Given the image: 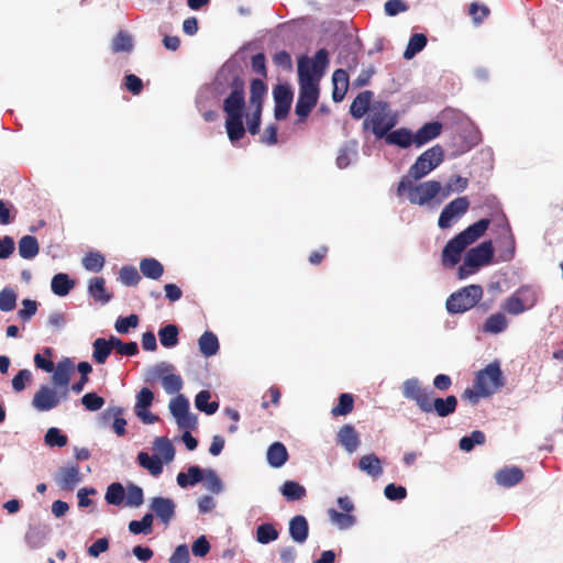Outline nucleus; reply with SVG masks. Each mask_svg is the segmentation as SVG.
Returning a JSON list of instances; mask_svg holds the SVG:
<instances>
[{
  "label": "nucleus",
  "mask_w": 563,
  "mask_h": 563,
  "mask_svg": "<svg viewBox=\"0 0 563 563\" xmlns=\"http://www.w3.org/2000/svg\"><path fill=\"white\" fill-rule=\"evenodd\" d=\"M217 96H224L223 112L225 113V130L231 142H238L245 135L243 124L245 102V82L239 70L232 65H223L213 81Z\"/></svg>",
  "instance_id": "obj_1"
},
{
  "label": "nucleus",
  "mask_w": 563,
  "mask_h": 563,
  "mask_svg": "<svg viewBox=\"0 0 563 563\" xmlns=\"http://www.w3.org/2000/svg\"><path fill=\"white\" fill-rule=\"evenodd\" d=\"M402 395L415 401L424 413L435 412L440 418H445L455 412L457 398L450 395L446 398L434 397V391L423 387L418 378H409L402 383Z\"/></svg>",
  "instance_id": "obj_2"
},
{
  "label": "nucleus",
  "mask_w": 563,
  "mask_h": 563,
  "mask_svg": "<svg viewBox=\"0 0 563 563\" xmlns=\"http://www.w3.org/2000/svg\"><path fill=\"white\" fill-rule=\"evenodd\" d=\"M299 93L295 112L299 117L298 122H305L311 110L317 106L319 99V84L313 79L308 67V57L301 56L298 59Z\"/></svg>",
  "instance_id": "obj_3"
},
{
  "label": "nucleus",
  "mask_w": 563,
  "mask_h": 563,
  "mask_svg": "<svg viewBox=\"0 0 563 563\" xmlns=\"http://www.w3.org/2000/svg\"><path fill=\"white\" fill-rule=\"evenodd\" d=\"M489 224V219H481L451 239L442 251L443 266L454 267L461 261L462 252L483 236Z\"/></svg>",
  "instance_id": "obj_4"
},
{
  "label": "nucleus",
  "mask_w": 563,
  "mask_h": 563,
  "mask_svg": "<svg viewBox=\"0 0 563 563\" xmlns=\"http://www.w3.org/2000/svg\"><path fill=\"white\" fill-rule=\"evenodd\" d=\"M420 179L401 177L397 185V196H406L412 205L424 206L432 201L441 191V183L428 180L418 183Z\"/></svg>",
  "instance_id": "obj_5"
},
{
  "label": "nucleus",
  "mask_w": 563,
  "mask_h": 563,
  "mask_svg": "<svg viewBox=\"0 0 563 563\" xmlns=\"http://www.w3.org/2000/svg\"><path fill=\"white\" fill-rule=\"evenodd\" d=\"M398 123V114L387 101L378 100L372 104L371 112L363 121V129L371 130L376 139H383Z\"/></svg>",
  "instance_id": "obj_6"
},
{
  "label": "nucleus",
  "mask_w": 563,
  "mask_h": 563,
  "mask_svg": "<svg viewBox=\"0 0 563 563\" xmlns=\"http://www.w3.org/2000/svg\"><path fill=\"white\" fill-rule=\"evenodd\" d=\"M494 247L492 241H485L467 251L463 264L457 269L459 279H465L476 271L492 263Z\"/></svg>",
  "instance_id": "obj_7"
},
{
  "label": "nucleus",
  "mask_w": 563,
  "mask_h": 563,
  "mask_svg": "<svg viewBox=\"0 0 563 563\" xmlns=\"http://www.w3.org/2000/svg\"><path fill=\"white\" fill-rule=\"evenodd\" d=\"M484 289L481 285H468L451 294L446 299V309L450 313H463L475 307L483 298Z\"/></svg>",
  "instance_id": "obj_8"
},
{
  "label": "nucleus",
  "mask_w": 563,
  "mask_h": 563,
  "mask_svg": "<svg viewBox=\"0 0 563 563\" xmlns=\"http://www.w3.org/2000/svg\"><path fill=\"white\" fill-rule=\"evenodd\" d=\"M443 159L444 150L441 145L437 144L421 153L404 177L422 179L434 170Z\"/></svg>",
  "instance_id": "obj_9"
},
{
  "label": "nucleus",
  "mask_w": 563,
  "mask_h": 563,
  "mask_svg": "<svg viewBox=\"0 0 563 563\" xmlns=\"http://www.w3.org/2000/svg\"><path fill=\"white\" fill-rule=\"evenodd\" d=\"M475 387H479L486 395H493L505 385L503 372L498 362L489 363L478 371L474 378Z\"/></svg>",
  "instance_id": "obj_10"
},
{
  "label": "nucleus",
  "mask_w": 563,
  "mask_h": 563,
  "mask_svg": "<svg viewBox=\"0 0 563 563\" xmlns=\"http://www.w3.org/2000/svg\"><path fill=\"white\" fill-rule=\"evenodd\" d=\"M174 366L166 362L156 364L151 369L153 378H161L165 391L169 395L178 393L183 388V379L179 375L173 374Z\"/></svg>",
  "instance_id": "obj_11"
},
{
  "label": "nucleus",
  "mask_w": 563,
  "mask_h": 563,
  "mask_svg": "<svg viewBox=\"0 0 563 563\" xmlns=\"http://www.w3.org/2000/svg\"><path fill=\"white\" fill-rule=\"evenodd\" d=\"M470 208L467 197H457L449 202L440 213L438 225L441 229H448L452 222L463 216Z\"/></svg>",
  "instance_id": "obj_12"
},
{
  "label": "nucleus",
  "mask_w": 563,
  "mask_h": 563,
  "mask_svg": "<svg viewBox=\"0 0 563 563\" xmlns=\"http://www.w3.org/2000/svg\"><path fill=\"white\" fill-rule=\"evenodd\" d=\"M275 109L274 115L276 120H284L289 113L294 93L287 85H277L273 91Z\"/></svg>",
  "instance_id": "obj_13"
},
{
  "label": "nucleus",
  "mask_w": 563,
  "mask_h": 563,
  "mask_svg": "<svg viewBox=\"0 0 563 563\" xmlns=\"http://www.w3.org/2000/svg\"><path fill=\"white\" fill-rule=\"evenodd\" d=\"M60 398L62 396L58 397L53 388L47 385H42L34 394L32 406L38 411H48L58 406Z\"/></svg>",
  "instance_id": "obj_14"
},
{
  "label": "nucleus",
  "mask_w": 563,
  "mask_h": 563,
  "mask_svg": "<svg viewBox=\"0 0 563 563\" xmlns=\"http://www.w3.org/2000/svg\"><path fill=\"white\" fill-rule=\"evenodd\" d=\"M81 478L79 466L69 465L58 470L56 483L62 490L71 492L81 482Z\"/></svg>",
  "instance_id": "obj_15"
},
{
  "label": "nucleus",
  "mask_w": 563,
  "mask_h": 563,
  "mask_svg": "<svg viewBox=\"0 0 563 563\" xmlns=\"http://www.w3.org/2000/svg\"><path fill=\"white\" fill-rule=\"evenodd\" d=\"M74 371V363L69 358H65L57 363L54 368V374L52 376V380L55 386L64 387V391L62 393V398H68V384L70 382V377Z\"/></svg>",
  "instance_id": "obj_16"
},
{
  "label": "nucleus",
  "mask_w": 563,
  "mask_h": 563,
  "mask_svg": "<svg viewBox=\"0 0 563 563\" xmlns=\"http://www.w3.org/2000/svg\"><path fill=\"white\" fill-rule=\"evenodd\" d=\"M443 125L439 121L424 123L415 135L416 147H421L430 141L437 139L442 133Z\"/></svg>",
  "instance_id": "obj_17"
},
{
  "label": "nucleus",
  "mask_w": 563,
  "mask_h": 563,
  "mask_svg": "<svg viewBox=\"0 0 563 563\" xmlns=\"http://www.w3.org/2000/svg\"><path fill=\"white\" fill-rule=\"evenodd\" d=\"M336 442L345 449L349 453L357 450L361 440L360 435L351 424H344L340 428L336 434Z\"/></svg>",
  "instance_id": "obj_18"
},
{
  "label": "nucleus",
  "mask_w": 563,
  "mask_h": 563,
  "mask_svg": "<svg viewBox=\"0 0 563 563\" xmlns=\"http://www.w3.org/2000/svg\"><path fill=\"white\" fill-rule=\"evenodd\" d=\"M373 96V91L364 90L354 98L350 107V113L354 119H362L371 112Z\"/></svg>",
  "instance_id": "obj_19"
},
{
  "label": "nucleus",
  "mask_w": 563,
  "mask_h": 563,
  "mask_svg": "<svg viewBox=\"0 0 563 563\" xmlns=\"http://www.w3.org/2000/svg\"><path fill=\"white\" fill-rule=\"evenodd\" d=\"M151 507L162 522L166 525L175 516V504L170 498L155 497L152 499Z\"/></svg>",
  "instance_id": "obj_20"
},
{
  "label": "nucleus",
  "mask_w": 563,
  "mask_h": 563,
  "mask_svg": "<svg viewBox=\"0 0 563 563\" xmlns=\"http://www.w3.org/2000/svg\"><path fill=\"white\" fill-rule=\"evenodd\" d=\"M383 139H385L387 144L396 145L400 148H408L410 145L415 144L413 133L406 128L394 131L390 130Z\"/></svg>",
  "instance_id": "obj_21"
},
{
  "label": "nucleus",
  "mask_w": 563,
  "mask_h": 563,
  "mask_svg": "<svg viewBox=\"0 0 563 563\" xmlns=\"http://www.w3.org/2000/svg\"><path fill=\"white\" fill-rule=\"evenodd\" d=\"M333 91L332 99L334 102H341L349 89V74L345 69H336L332 75Z\"/></svg>",
  "instance_id": "obj_22"
},
{
  "label": "nucleus",
  "mask_w": 563,
  "mask_h": 563,
  "mask_svg": "<svg viewBox=\"0 0 563 563\" xmlns=\"http://www.w3.org/2000/svg\"><path fill=\"white\" fill-rule=\"evenodd\" d=\"M328 66L329 53L325 48L317 51L312 59L308 58V67L310 68L313 79L317 80V84H319Z\"/></svg>",
  "instance_id": "obj_23"
},
{
  "label": "nucleus",
  "mask_w": 563,
  "mask_h": 563,
  "mask_svg": "<svg viewBox=\"0 0 563 563\" xmlns=\"http://www.w3.org/2000/svg\"><path fill=\"white\" fill-rule=\"evenodd\" d=\"M289 534L291 539L297 543L306 542L309 534V525L303 516L297 515L290 519Z\"/></svg>",
  "instance_id": "obj_24"
},
{
  "label": "nucleus",
  "mask_w": 563,
  "mask_h": 563,
  "mask_svg": "<svg viewBox=\"0 0 563 563\" xmlns=\"http://www.w3.org/2000/svg\"><path fill=\"white\" fill-rule=\"evenodd\" d=\"M288 452L282 442L272 443L266 453L268 464L274 468L282 467L288 460Z\"/></svg>",
  "instance_id": "obj_25"
},
{
  "label": "nucleus",
  "mask_w": 563,
  "mask_h": 563,
  "mask_svg": "<svg viewBox=\"0 0 563 563\" xmlns=\"http://www.w3.org/2000/svg\"><path fill=\"white\" fill-rule=\"evenodd\" d=\"M495 478L500 486L511 487L522 481L523 473L519 467H504L496 473Z\"/></svg>",
  "instance_id": "obj_26"
},
{
  "label": "nucleus",
  "mask_w": 563,
  "mask_h": 563,
  "mask_svg": "<svg viewBox=\"0 0 563 563\" xmlns=\"http://www.w3.org/2000/svg\"><path fill=\"white\" fill-rule=\"evenodd\" d=\"M93 353L92 357L98 364H104L111 351L113 350V339L110 336L109 340L104 338H98L93 341Z\"/></svg>",
  "instance_id": "obj_27"
},
{
  "label": "nucleus",
  "mask_w": 563,
  "mask_h": 563,
  "mask_svg": "<svg viewBox=\"0 0 563 563\" xmlns=\"http://www.w3.org/2000/svg\"><path fill=\"white\" fill-rule=\"evenodd\" d=\"M88 292L96 301L101 303H107L112 298V295L106 290V282L102 277H93L89 280Z\"/></svg>",
  "instance_id": "obj_28"
},
{
  "label": "nucleus",
  "mask_w": 563,
  "mask_h": 563,
  "mask_svg": "<svg viewBox=\"0 0 563 563\" xmlns=\"http://www.w3.org/2000/svg\"><path fill=\"white\" fill-rule=\"evenodd\" d=\"M75 287V280L70 279L65 273L54 275L51 282L52 291L59 297H64Z\"/></svg>",
  "instance_id": "obj_29"
},
{
  "label": "nucleus",
  "mask_w": 563,
  "mask_h": 563,
  "mask_svg": "<svg viewBox=\"0 0 563 563\" xmlns=\"http://www.w3.org/2000/svg\"><path fill=\"white\" fill-rule=\"evenodd\" d=\"M267 88L262 79H253L250 87V104L252 109L263 110V100L266 96Z\"/></svg>",
  "instance_id": "obj_30"
},
{
  "label": "nucleus",
  "mask_w": 563,
  "mask_h": 563,
  "mask_svg": "<svg viewBox=\"0 0 563 563\" xmlns=\"http://www.w3.org/2000/svg\"><path fill=\"white\" fill-rule=\"evenodd\" d=\"M199 351L206 357L213 356L219 351V341L214 333L206 331L198 340Z\"/></svg>",
  "instance_id": "obj_31"
},
{
  "label": "nucleus",
  "mask_w": 563,
  "mask_h": 563,
  "mask_svg": "<svg viewBox=\"0 0 563 563\" xmlns=\"http://www.w3.org/2000/svg\"><path fill=\"white\" fill-rule=\"evenodd\" d=\"M140 271L145 277L156 280L162 277L164 266L156 258L146 257L140 262Z\"/></svg>",
  "instance_id": "obj_32"
},
{
  "label": "nucleus",
  "mask_w": 563,
  "mask_h": 563,
  "mask_svg": "<svg viewBox=\"0 0 563 563\" xmlns=\"http://www.w3.org/2000/svg\"><path fill=\"white\" fill-rule=\"evenodd\" d=\"M40 251L38 242L33 235H24L19 241V254L24 260L34 258Z\"/></svg>",
  "instance_id": "obj_33"
},
{
  "label": "nucleus",
  "mask_w": 563,
  "mask_h": 563,
  "mask_svg": "<svg viewBox=\"0 0 563 563\" xmlns=\"http://www.w3.org/2000/svg\"><path fill=\"white\" fill-rule=\"evenodd\" d=\"M358 467L372 477H378L383 473L380 460L373 453L362 456L358 462Z\"/></svg>",
  "instance_id": "obj_34"
},
{
  "label": "nucleus",
  "mask_w": 563,
  "mask_h": 563,
  "mask_svg": "<svg viewBox=\"0 0 563 563\" xmlns=\"http://www.w3.org/2000/svg\"><path fill=\"white\" fill-rule=\"evenodd\" d=\"M176 479L177 484L183 488L194 486L203 479V471L199 466H190L187 473H178Z\"/></svg>",
  "instance_id": "obj_35"
},
{
  "label": "nucleus",
  "mask_w": 563,
  "mask_h": 563,
  "mask_svg": "<svg viewBox=\"0 0 563 563\" xmlns=\"http://www.w3.org/2000/svg\"><path fill=\"white\" fill-rule=\"evenodd\" d=\"M508 325L507 318L501 312L494 313L489 316L484 325L483 331L486 333H500L506 330Z\"/></svg>",
  "instance_id": "obj_36"
},
{
  "label": "nucleus",
  "mask_w": 563,
  "mask_h": 563,
  "mask_svg": "<svg viewBox=\"0 0 563 563\" xmlns=\"http://www.w3.org/2000/svg\"><path fill=\"white\" fill-rule=\"evenodd\" d=\"M427 36L422 33H415L410 36L407 47L404 52L405 59H411L416 54L421 52L427 45Z\"/></svg>",
  "instance_id": "obj_37"
},
{
  "label": "nucleus",
  "mask_w": 563,
  "mask_h": 563,
  "mask_svg": "<svg viewBox=\"0 0 563 563\" xmlns=\"http://www.w3.org/2000/svg\"><path fill=\"white\" fill-rule=\"evenodd\" d=\"M137 461L139 464L153 476H158L163 472L162 461L157 456H150L146 452H140L137 454Z\"/></svg>",
  "instance_id": "obj_38"
},
{
  "label": "nucleus",
  "mask_w": 563,
  "mask_h": 563,
  "mask_svg": "<svg viewBox=\"0 0 563 563\" xmlns=\"http://www.w3.org/2000/svg\"><path fill=\"white\" fill-rule=\"evenodd\" d=\"M123 412H124L123 408L118 407V406L109 407L104 411V416L113 417L114 420H113L112 428H113V431L119 437H123L126 433V429H125L126 420L124 418H122Z\"/></svg>",
  "instance_id": "obj_39"
},
{
  "label": "nucleus",
  "mask_w": 563,
  "mask_h": 563,
  "mask_svg": "<svg viewBox=\"0 0 563 563\" xmlns=\"http://www.w3.org/2000/svg\"><path fill=\"white\" fill-rule=\"evenodd\" d=\"M280 492L283 496L289 501L299 500L306 496V488L294 481H286L283 484Z\"/></svg>",
  "instance_id": "obj_40"
},
{
  "label": "nucleus",
  "mask_w": 563,
  "mask_h": 563,
  "mask_svg": "<svg viewBox=\"0 0 563 563\" xmlns=\"http://www.w3.org/2000/svg\"><path fill=\"white\" fill-rule=\"evenodd\" d=\"M111 48L113 53H130L133 49L132 36L125 31H120L113 37Z\"/></svg>",
  "instance_id": "obj_41"
},
{
  "label": "nucleus",
  "mask_w": 563,
  "mask_h": 563,
  "mask_svg": "<svg viewBox=\"0 0 563 563\" xmlns=\"http://www.w3.org/2000/svg\"><path fill=\"white\" fill-rule=\"evenodd\" d=\"M178 328L175 324H167L159 329L158 338L164 347H173L178 343Z\"/></svg>",
  "instance_id": "obj_42"
},
{
  "label": "nucleus",
  "mask_w": 563,
  "mask_h": 563,
  "mask_svg": "<svg viewBox=\"0 0 563 563\" xmlns=\"http://www.w3.org/2000/svg\"><path fill=\"white\" fill-rule=\"evenodd\" d=\"M354 398L351 394H341L338 399V405L331 409L333 417L346 416L353 411Z\"/></svg>",
  "instance_id": "obj_43"
},
{
  "label": "nucleus",
  "mask_w": 563,
  "mask_h": 563,
  "mask_svg": "<svg viewBox=\"0 0 563 563\" xmlns=\"http://www.w3.org/2000/svg\"><path fill=\"white\" fill-rule=\"evenodd\" d=\"M210 397L211 396L208 390L199 391L195 398L196 408L207 415L214 413L219 408V404L216 401L209 402Z\"/></svg>",
  "instance_id": "obj_44"
},
{
  "label": "nucleus",
  "mask_w": 563,
  "mask_h": 563,
  "mask_svg": "<svg viewBox=\"0 0 563 563\" xmlns=\"http://www.w3.org/2000/svg\"><path fill=\"white\" fill-rule=\"evenodd\" d=\"M515 292L527 310L533 308L538 302V292L532 286H521Z\"/></svg>",
  "instance_id": "obj_45"
},
{
  "label": "nucleus",
  "mask_w": 563,
  "mask_h": 563,
  "mask_svg": "<svg viewBox=\"0 0 563 563\" xmlns=\"http://www.w3.org/2000/svg\"><path fill=\"white\" fill-rule=\"evenodd\" d=\"M515 292L527 310L533 308L538 302V292L532 286H521Z\"/></svg>",
  "instance_id": "obj_46"
},
{
  "label": "nucleus",
  "mask_w": 563,
  "mask_h": 563,
  "mask_svg": "<svg viewBox=\"0 0 563 563\" xmlns=\"http://www.w3.org/2000/svg\"><path fill=\"white\" fill-rule=\"evenodd\" d=\"M154 449L162 456L164 462L169 463L174 460L175 449L169 439L165 437L157 438L154 442Z\"/></svg>",
  "instance_id": "obj_47"
},
{
  "label": "nucleus",
  "mask_w": 563,
  "mask_h": 563,
  "mask_svg": "<svg viewBox=\"0 0 563 563\" xmlns=\"http://www.w3.org/2000/svg\"><path fill=\"white\" fill-rule=\"evenodd\" d=\"M125 497V490L121 483H112L108 486L104 499L109 505L120 506Z\"/></svg>",
  "instance_id": "obj_48"
},
{
  "label": "nucleus",
  "mask_w": 563,
  "mask_h": 563,
  "mask_svg": "<svg viewBox=\"0 0 563 563\" xmlns=\"http://www.w3.org/2000/svg\"><path fill=\"white\" fill-rule=\"evenodd\" d=\"M485 434L484 432L479 430H474L471 432L470 435L463 437L460 442L459 446L462 451L470 452L474 449V446L481 445L485 443Z\"/></svg>",
  "instance_id": "obj_49"
},
{
  "label": "nucleus",
  "mask_w": 563,
  "mask_h": 563,
  "mask_svg": "<svg viewBox=\"0 0 563 563\" xmlns=\"http://www.w3.org/2000/svg\"><path fill=\"white\" fill-rule=\"evenodd\" d=\"M153 515L146 514L141 520H132L129 523V530L133 534H148L152 532Z\"/></svg>",
  "instance_id": "obj_50"
},
{
  "label": "nucleus",
  "mask_w": 563,
  "mask_h": 563,
  "mask_svg": "<svg viewBox=\"0 0 563 563\" xmlns=\"http://www.w3.org/2000/svg\"><path fill=\"white\" fill-rule=\"evenodd\" d=\"M507 235L504 238L505 249L500 252V258L504 262H509L514 258L516 253V241L509 224L506 225Z\"/></svg>",
  "instance_id": "obj_51"
},
{
  "label": "nucleus",
  "mask_w": 563,
  "mask_h": 563,
  "mask_svg": "<svg viewBox=\"0 0 563 563\" xmlns=\"http://www.w3.org/2000/svg\"><path fill=\"white\" fill-rule=\"evenodd\" d=\"M278 538V531L272 523H263L257 527L256 540L262 544H267Z\"/></svg>",
  "instance_id": "obj_52"
},
{
  "label": "nucleus",
  "mask_w": 563,
  "mask_h": 563,
  "mask_svg": "<svg viewBox=\"0 0 563 563\" xmlns=\"http://www.w3.org/2000/svg\"><path fill=\"white\" fill-rule=\"evenodd\" d=\"M82 265L87 271L98 273L104 266V257L98 252H89L82 258Z\"/></svg>",
  "instance_id": "obj_53"
},
{
  "label": "nucleus",
  "mask_w": 563,
  "mask_h": 563,
  "mask_svg": "<svg viewBox=\"0 0 563 563\" xmlns=\"http://www.w3.org/2000/svg\"><path fill=\"white\" fill-rule=\"evenodd\" d=\"M328 514L331 521L340 529H349L355 523V517L350 514L339 512L335 509H329Z\"/></svg>",
  "instance_id": "obj_54"
},
{
  "label": "nucleus",
  "mask_w": 563,
  "mask_h": 563,
  "mask_svg": "<svg viewBox=\"0 0 563 563\" xmlns=\"http://www.w3.org/2000/svg\"><path fill=\"white\" fill-rule=\"evenodd\" d=\"M45 444L48 446L63 448L67 444L68 438L63 434L58 428H49L44 437Z\"/></svg>",
  "instance_id": "obj_55"
},
{
  "label": "nucleus",
  "mask_w": 563,
  "mask_h": 563,
  "mask_svg": "<svg viewBox=\"0 0 563 563\" xmlns=\"http://www.w3.org/2000/svg\"><path fill=\"white\" fill-rule=\"evenodd\" d=\"M169 410L172 415L176 418L180 416H185L189 411V401L184 395H177L169 402Z\"/></svg>",
  "instance_id": "obj_56"
},
{
  "label": "nucleus",
  "mask_w": 563,
  "mask_h": 563,
  "mask_svg": "<svg viewBox=\"0 0 563 563\" xmlns=\"http://www.w3.org/2000/svg\"><path fill=\"white\" fill-rule=\"evenodd\" d=\"M16 306V294L11 288H3L0 291V310L3 312L12 311Z\"/></svg>",
  "instance_id": "obj_57"
},
{
  "label": "nucleus",
  "mask_w": 563,
  "mask_h": 563,
  "mask_svg": "<svg viewBox=\"0 0 563 563\" xmlns=\"http://www.w3.org/2000/svg\"><path fill=\"white\" fill-rule=\"evenodd\" d=\"M124 498L126 506L140 507L144 501L143 489L137 485L130 484Z\"/></svg>",
  "instance_id": "obj_58"
},
{
  "label": "nucleus",
  "mask_w": 563,
  "mask_h": 563,
  "mask_svg": "<svg viewBox=\"0 0 563 563\" xmlns=\"http://www.w3.org/2000/svg\"><path fill=\"white\" fill-rule=\"evenodd\" d=\"M113 350L117 351L120 355L134 356L139 353V346L136 342H123L117 336H113Z\"/></svg>",
  "instance_id": "obj_59"
},
{
  "label": "nucleus",
  "mask_w": 563,
  "mask_h": 563,
  "mask_svg": "<svg viewBox=\"0 0 563 563\" xmlns=\"http://www.w3.org/2000/svg\"><path fill=\"white\" fill-rule=\"evenodd\" d=\"M120 279L126 286H135L141 280V276L134 266L126 265L120 269Z\"/></svg>",
  "instance_id": "obj_60"
},
{
  "label": "nucleus",
  "mask_w": 563,
  "mask_h": 563,
  "mask_svg": "<svg viewBox=\"0 0 563 563\" xmlns=\"http://www.w3.org/2000/svg\"><path fill=\"white\" fill-rule=\"evenodd\" d=\"M139 316L137 314H130L128 317H120L117 319L114 328L117 332L119 333H128L131 328H136L139 324Z\"/></svg>",
  "instance_id": "obj_61"
},
{
  "label": "nucleus",
  "mask_w": 563,
  "mask_h": 563,
  "mask_svg": "<svg viewBox=\"0 0 563 563\" xmlns=\"http://www.w3.org/2000/svg\"><path fill=\"white\" fill-rule=\"evenodd\" d=\"M503 309L514 316L520 314L527 310L516 292L504 301Z\"/></svg>",
  "instance_id": "obj_62"
},
{
  "label": "nucleus",
  "mask_w": 563,
  "mask_h": 563,
  "mask_svg": "<svg viewBox=\"0 0 563 563\" xmlns=\"http://www.w3.org/2000/svg\"><path fill=\"white\" fill-rule=\"evenodd\" d=\"M468 13L475 24H481L490 13V10L485 4H478L476 2L471 3Z\"/></svg>",
  "instance_id": "obj_63"
},
{
  "label": "nucleus",
  "mask_w": 563,
  "mask_h": 563,
  "mask_svg": "<svg viewBox=\"0 0 563 563\" xmlns=\"http://www.w3.org/2000/svg\"><path fill=\"white\" fill-rule=\"evenodd\" d=\"M81 404L89 411H97L104 405V399L96 393H87L81 398Z\"/></svg>",
  "instance_id": "obj_64"
}]
</instances>
